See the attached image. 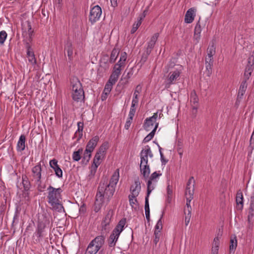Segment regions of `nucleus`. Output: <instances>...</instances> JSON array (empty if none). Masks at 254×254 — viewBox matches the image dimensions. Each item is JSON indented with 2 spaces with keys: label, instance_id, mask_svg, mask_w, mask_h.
<instances>
[{
  "label": "nucleus",
  "instance_id": "50",
  "mask_svg": "<svg viewBox=\"0 0 254 254\" xmlns=\"http://www.w3.org/2000/svg\"><path fill=\"white\" fill-rule=\"evenodd\" d=\"M219 237L218 236L216 237L213 240L212 248L213 249L219 250Z\"/></svg>",
  "mask_w": 254,
  "mask_h": 254
},
{
  "label": "nucleus",
  "instance_id": "46",
  "mask_svg": "<svg viewBox=\"0 0 254 254\" xmlns=\"http://www.w3.org/2000/svg\"><path fill=\"white\" fill-rule=\"evenodd\" d=\"M150 193H149L148 191H147V194L145 197V212H150V209H149V196Z\"/></svg>",
  "mask_w": 254,
  "mask_h": 254
},
{
  "label": "nucleus",
  "instance_id": "57",
  "mask_svg": "<svg viewBox=\"0 0 254 254\" xmlns=\"http://www.w3.org/2000/svg\"><path fill=\"white\" fill-rule=\"evenodd\" d=\"M191 207H185L184 208V214L185 216H191Z\"/></svg>",
  "mask_w": 254,
  "mask_h": 254
},
{
  "label": "nucleus",
  "instance_id": "28",
  "mask_svg": "<svg viewBox=\"0 0 254 254\" xmlns=\"http://www.w3.org/2000/svg\"><path fill=\"white\" fill-rule=\"evenodd\" d=\"M248 84L246 81H243L240 85L237 98L238 99H242L245 94L246 89L247 88Z\"/></svg>",
  "mask_w": 254,
  "mask_h": 254
},
{
  "label": "nucleus",
  "instance_id": "61",
  "mask_svg": "<svg viewBox=\"0 0 254 254\" xmlns=\"http://www.w3.org/2000/svg\"><path fill=\"white\" fill-rule=\"evenodd\" d=\"M160 158L162 164L163 165H165L168 162V160H166L164 158V155L162 152H161Z\"/></svg>",
  "mask_w": 254,
  "mask_h": 254
},
{
  "label": "nucleus",
  "instance_id": "26",
  "mask_svg": "<svg viewBox=\"0 0 254 254\" xmlns=\"http://www.w3.org/2000/svg\"><path fill=\"white\" fill-rule=\"evenodd\" d=\"M213 60L211 59H205V67L206 70L205 73L207 76H210L212 73V67L213 65Z\"/></svg>",
  "mask_w": 254,
  "mask_h": 254
},
{
  "label": "nucleus",
  "instance_id": "25",
  "mask_svg": "<svg viewBox=\"0 0 254 254\" xmlns=\"http://www.w3.org/2000/svg\"><path fill=\"white\" fill-rule=\"evenodd\" d=\"M25 136L24 134H21L17 143L16 149L18 151H22L25 149Z\"/></svg>",
  "mask_w": 254,
  "mask_h": 254
},
{
  "label": "nucleus",
  "instance_id": "17",
  "mask_svg": "<svg viewBox=\"0 0 254 254\" xmlns=\"http://www.w3.org/2000/svg\"><path fill=\"white\" fill-rule=\"evenodd\" d=\"M196 9L194 8H190L186 12L185 21L187 23H191L195 16Z\"/></svg>",
  "mask_w": 254,
  "mask_h": 254
},
{
  "label": "nucleus",
  "instance_id": "41",
  "mask_svg": "<svg viewBox=\"0 0 254 254\" xmlns=\"http://www.w3.org/2000/svg\"><path fill=\"white\" fill-rule=\"evenodd\" d=\"M98 166L92 164L90 168V171L88 175L87 179L90 180L93 179L96 174Z\"/></svg>",
  "mask_w": 254,
  "mask_h": 254
},
{
  "label": "nucleus",
  "instance_id": "64",
  "mask_svg": "<svg viewBox=\"0 0 254 254\" xmlns=\"http://www.w3.org/2000/svg\"><path fill=\"white\" fill-rule=\"evenodd\" d=\"M191 216L186 215L185 218V222L186 226H188L190 223V220Z\"/></svg>",
  "mask_w": 254,
  "mask_h": 254
},
{
  "label": "nucleus",
  "instance_id": "38",
  "mask_svg": "<svg viewBox=\"0 0 254 254\" xmlns=\"http://www.w3.org/2000/svg\"><path fill=\"white\" fill-rule=\"evenodd\" d=\"M119 54V51L118 49L114 48L111 54V56L110 58V63H114L115 62L118 55Z\"/></svg>",
  "mask_w": 254,
  "mask_h": 254
},
{
  "label": "nucleus",
  "instance_id": "24",
  "mask_svg": "<svg viewBox=\"0 0 254 254\" xmlns=\"http://www.w3.org/2000/svg\"><path fill=\"white\" fill-rule=\"evenodd\" d=\"M119 236L120 234L116 233V231L113 230L112 234L110 236L108 242L109 246L110 247H113L116 245V243L118 240Z\"/></svg>",
  "mask_w": 254,
  "mask_h": 254
},
{
  "label": "nucleus",
  "instance_id": "48",
  "mask_svg": "<svg viewBox=\"0 0 254 254\" xmlns=\"http://www.w3.org/2000/svg\"><path fill=\"white\" fill-rule=\"evenodd\" d=\"M92 152V151H90V150L85 149L83 157V160H86V162H88L91 156Z\"/></svg>",
  "mask_w": 254,
  "mask_h": 254
},
{
  "label": "nucleus",
  "instance_id": "3",
  "mask_svg": "<svg viewBox=\"0 0 254 254\" xmlns=\"http://www.w3.org/2000/svg\"><path fill=\"white\" fill-rule=\"evenodd\" d=\"M47 190L48 191V202L52 206V209L58 212H61L63 209L64 210L61 202L62 189L61 188L56 189L50 186Z\"/></svg>",
  "mask_w": 254,
  "mask_h": 254
},
{
  "label": "nucleus",
  "instance_id": "9",
  "mask_svg": "<svg viewBox=\"0 0 254 254\" xmlns=\"http://www.w3.org/2000/svg\"><path fill=\"white\" fill-rule=\"evenodd\" d=\"M194 180L193 177H191L187 184L186 196L187 199H192L194 190Z\"/></svg>",
  "mask_w": 254,
  "mask_h": 254
},
{
  "label": "nucleus",
  "instance_id": "7",
  "mask_svg": "<svg viewBox=\"0 0 254 254\" xmlns=\"http://www.w3.org/2000/svg\"><path fill=\"white\" fill-rule=\"evenodd\" d=\"M162 175L160 171L154 172L150 176L149 180L147 183V191L151 193V191L155 188L157 179Z\"/></svg>",
  "mask_w": 254,
  "mask_h": 254
},
{
  "label": "nucleus",
  "instance_id": "2",
  "mask_svg": "<svg viewBox=\"0 0 254 254\" xmlns=\"http://www.w3.org/2000/svg\"><path fill=\"white\" fill-rule=\"evenodd\" d=\"M21 26L22 36L27 38V39L23 40L25 48L27 50V57L29 63L32 65H34L36 64L37 61L34 52L30 44V43L32 41V34L33 33V31L32 30L31 23L29 20H27L22 22Z\"/></svg>",
  "mask_w": 254,
  "mask_h": 254
},
{
  "label": "nucleus",
  "instance_id": "49",
  "mask_svg": "<svg viewBox=\"0 0 254 254\" xmlns=\"http://www.w3.org/2000/svg\"><path fill=\"white\" fill-rule=\"evenodd\" d=\"M6 32L3 30L0 32V44L3 45L7 37Z\"/></svg>",
  "mask_w": 254,
  "mask_h": 254
},
{
  "label": "nucleus",
  "instance_id": "52",
  "mask_svg": "<svg viewBox=\"0 0 254 254\" xmlns=\"http://www.w3.org/2000/svg\"><path fill=\"white\" fill-rule=\"evenodd\" d=\"M104 202H102L100 203V201L97 200V197H96V200L95 203V207H94V211L96 212H98L101 209L103 203Z\"/></svg>",
  "mask_w": 254,
  "mask_h": 254
},
{
  "label": "nucleus",
  "instance_id": "55",
  "mask_svg": "<svg viewBox=\"0 0 254 254\" xmlns=\"http://www.w3.org/2000/svg\"><path fill=\"white\" fill-rule=\"evenodd\" d=\"M127 58V55L126 52H122L120 56V62H124L125 63Z\"/></svg>",
  "mask_w": 254,
  "mask_h": 254
},
{
  "label": "nucleus",
  "instance_id": "21",
  "mask_svg": "<svg viewBox=\"0 0 254 254\" xmlns=\"http://www.w3.org/2000/svg\"><path fill=\"white\" fill-rule=\"evenodd\" d=\"M99 140V137L98 136L96 135L94 136L88 142L86 149L90 150V151H93Z\"/></svg>",
  "mask_w": 254,
  "mask_h": 254
},
{
  "label": "nucleus",
  "instance_id": "35",
  "mask_svg": "<svg viewBox=\"0 0 254 254\" xmlns=\"http://www.w3.org/2000/svg\"><path fill=\"white\" fill-rule=\"evenodd\" d=\"M208 58L206 59H211L213 60V56L215 54V47L213 44L212 45L209 46L207 50Z\"/></svg>",
  "mask_w": 254,
  "mask_h": 254
},
{
  "label": "nucleus",
  "instance_id": "37",
  "mask_svg": "<svg viewBox=\"0 0 254 254\" xmlns=\"http://www.w3.org/2000/svg\"><path fill=\"white\" fill-rule=\"evenodd\" d=\"M22 179L24 190L25 191H28L30 188V182L28 181V178L26 175H23Z\"/></svg>",
  "mask_w": 254,
  "mask_h": 254
},
{
  "label": "nucleus",
  "instance_id": "31",
  "mask_svg": "<svg viewBox=\"0 0 254 254\" xmlns=\"http://www.w3.org/2000/svg\"><path fill=\"white\" fill-rule=\"evenodd\" d=\"M159 123H157L155 124V127L143 139V142L146 143L151 140L154 136L156 130L158 127Z\"/></svg>",
  "mask_w": 254,
  "mask_h": 254
},
{
  "label": "nucleus",
  "instance_id": "23",
  "mask_svg": "<svg viewBox=\"0 0 254 254\" xmlns=\"http://www.w3.org/2000/svg\"><path fill=\"white\" fill-rule=\"evenodd\" d=\"M122 69V67H121V66H116V65H114L113 72L110 76L112 80H114V81L118 80L121 74Z\"/></svg>",
  "mask_w": 254,
  "mask_h": 254
},
{
  "label": "nucleus",
  "instance_id": "8",
  "mask_svg": "<svg viewBox=\"0 0 254 254\" xmlns=\"http://www.w3.org/2000/svg\"><path fill=\"white\" fill-rule=\"evenodd\" d=\"M181 72L180 70L176 69L171 71L168 76L165 83V88H170L171 85L175 84L176 81L179 78Z\"/></svg>",
  "mask_w": 254,
  "mask_h": 254
},
{
  "label": "nucleus",
  "instance_id": "29",
  "mask_svg": "<svg viewBox=\"0 0 254 254\" xmlns=\"http://www.w3.org/2000/svg\"><path fill=\"white\" fill-rule=\"evenodd\" d=\"M126 223V219L125 218L122 219L118 223L117 225L113 230L116 233L120 234L123 231L125 225Z\"/></svg>",
  "mask_w": 254,
  "mask_h": 254
},
{
  "label": "nucleus",
  "instance_id": "13",
  "mask_svg": "<svg viewBox=\"0 0 254 254\" xmlns=\"http://www.w3.org/2000/svg\"><path fill=\"white\" fill-rule=\"evenodd\" d=\"M198 97L195 90H192L190 94V102L191 103L192 113L196 114L198 107Z\"/></svg>",
  "mask_w": 254,
  "mask_h": 254
},
{
  "label": "nucleus",
  "instance_id": "60",
  "mask_svg": "<svg viewBox=\"0 0 254 254\" xmlns=\"http://www.w3.org/2000/svg\"><path fill=\"white\" fill-rule=\"evenodd\" d=\"M254 66H251L250 65H247V66L246 67V68H245V71H246V72H250V73H252V71L254 70Z\"/></svg>",
  "mask_w": 254,
  "mask_h": 254
},
{
  "label": "nucleus",
  "instance_id": "51",
  "mask_svg": "<svg viewBox=\"0 0 254 254\" xmlns=\"http://www.w3.org/2000/svg\"><path fill=\"white\" fill-rule=\"evenodd\" d=\"M161 236V233L160 232H154V235H153V243L154 244L156 245L158 242L159 241L160 237Z\"/></svg>",
  "mask_w": 254,
  "mask_h": 254
},
{
  "label": "nucleus",
  "instance_id": "6",
  "mask_svg": "<svg viewBox=\"0 0 254 254\" xmlns=\"http://www.w3.org/2000/svg\"><path fill=\"white\" fill-rule=\"evenodd\" d=\"M102 14V9L98 5L92 7L90 11L89 15V21L91 24H94L100 19Z\"/></svg>",
  "mask_w": 254,
  "mask_h": 254
},
{
  "label": "nucleus",
  "instance_id": "5",
  "mask_svg": "<svg viewBox=\"0 0 254 254\" xmlns=\"http://www.w3.org/2000/svg\"><path fill=\"white\" fill-rule=\"evenodd\" d=\"M72 90V99L78 102L84 98V93L80 82L77 79L73 80L71 82Z\"/></svg>",
  "mask_w": 254,
  "mask_h": 254
},
{
  "label": "nucleus",
  "instance_id": "58",
  "mask_svg": "<svg viewBox=\"0 0 254 254\" xmlns=\"http://www.w3.org/2000/svg\"><path fill=\"white\" fill-rule=\"evenodd\" d=\"M132 120V119H130V117H129L125 126V128L126 129H128L129 128V127L130 126Z\"/></svg>",
  "mask_w": 254,
  "mask_h": 254
},
{
  "label": "nucleus",
  "instance_id": "33",
  "mask_svg": "<svg viewBox=\"0 0 254 254\" xmlns=\"http://www.w3.org/2000/svg\"><path fill=\"white\" fill-rule=\"evenodd\" d=\"M78 129L75 133V135L78 136L77 140H79L83 135L82 131L83 129V122H78L77 123Z\"/></svg>",
  "mask_w": 254,
  "mask_h": 254
},
{
  "label": "nucleus",
  "instance_id": "62",
  "mask_svg": "<svg viewBox=\"0 0 254 254\" xmlns=\"http://www.w3.org/2000/svg\"><path fill=\"white\" fill-rule=\"evenodd\" d=\"M251 75V73L246 72V71H245L244 80L243 81H246V82H247V80H248L249 79Z\"/></svg>",
  "mask_w": 254,
  "mask_h": 254
},
{
  "label": "nucleus",
  "instance_id": "34",
  "mask_svg": "<svg viewBox=\"0 0 254 254\" xmlns=\"http://www.w3.org/2000/svg\"><path fill=\"white\" fill-rule=\"evenodd\" d=\"M65 50L66 51L67 56L69 61L72 60L73 47L71 43H67L65 46Z\"/></svg>",
  "mask_w": 254,
  "mask_h": 254
},
{
  "label": "nucleus",
  "instance_id": "1",
  "mask_svg": "<svg viewBox=\"0 0 254 254\" xmlns=\"http://www.w3.org/2000/svg\"><path fill=\"white\" fill-rule=\"evenodd\" d=\"M119 179V169H118L113 174L109 183L101 181L98 186L97 192L96 195L97 200L108 203L112 197L115 188Z\"/></svg>",
  "mask_w": 254,
  "mask_h": 254
},
{
  "label": "nucleus",
  "instance_id": "14",
  "mask_svg": "<svg viewBox=\"0 0 254 254\" xmlns=\"http://www.w3.org/2000/svg\"><path fill=\"white\" fill-rule=\"evenodd\" d=\"M159 37V33H155L151 38L150 40L147 43V46L146 50L147 55H149L151 52L152 50L154 47L155 43Z\"/></svg>",
  "mask_w": 254,
  "mask_h": 254
},
{
  "label": "nucleus",
  "instance_id": "45",
  "mask_svg": "<svg viewBox=\"0 0 254 254\" xmlns=\"http://www.w3.org/2000/svg\"><path fill=\"white\" fill-rule=\"evenodd\" d=\"M129 204L132 208H136L137 206L138 201L136 197H131V195H128Z\"/></svg>",
  "mask_w": 254,
  "mask_h": 254
},
{
  "label": "nucleus",
  "instance_id": "10",
  "mask_svg": "<svg viewBox=\"0 0 254 254\" xmlns=\"http://www.w3.org/2000/svg\"><path fill=\"white\" fill-rule=\"evenodd\" d=\"M140 164L148 163V157H153V154L148 145H146L141 150L140 153Z\"/></svg>",
  "mask_w": 254,
  "mask_h": 254
},
{
  "label": "nucleus",
  "instance_id": "39",
  "mask_svg": "<svg viewBox=\"0 0 254 254\" xmlns=\"http://www.w3.org/2000/svg\"><path fill=\"white\" fill-rule=\"evenodd\" d=\"M154 122L150 120L149 118H147L145 120V122L144 124L143 127L144 129L149 131L153 127Z\"/></svg>",
  "mask_w": 254,
  "mask_h": 254
},
{
  "label": "nucleus",
  "instance_id": "42",
  "mask_svg": "<svg viewBox=\"0 0 254 254\" xmlns=\"http://www.w3.org/2000/svg\"><path fill=\"white\" fill-rule=\"evenodd\" d=\"M164 212H163L160 218L158 221L155 227L154 232H160V231L162 229V219L163 217Z\"/></svg>",
  "mask_w": 254,
  "mask_h": 254
},
{
  "label": "nucleus",
  "instance_id": "12",
  "mask_svg": "<svg viewBox=\"0 0 254 254\" xmlns=\"http://www.w3.org/2000/svg\"><path fill=\"white\" fill-rule=\"evenodd\" d=\"M140 190L141 184L139 178L137 177L134 181V184L130 188L131 194L129 195H131V197H136L139 195Z\"/></svg>",
  "mask_w": 254,
  "mask_h": 254
},
{
  "label": "nucleus",
  "instance_id": "40",
  "mask_svg": "<svg viewBox=\"0 0 254 254\" xmlns=\"http://www.w3.org/2000/svg\"><path fill=\"white\" fill-rule=\"evenodd\" d=\"M237 246V241L236 237H235L234 239H231L230 240V253H234L236 247Z\"/></svg>",
  "mask_w": 254,
  "mask_h": 254
},
{
  "label": "nucleus",
  "instance_id": "53",
  "mask_svg": "<svg viewBox=\"0 0 254 254\" xmlns=\"http://www.w3.org/2000/svg\"><path fill=\"white\" fill-rule=\"evenodd\" d=\"M201 32V26L200 24V21H198L196 23L194 30V34H200Z\"/></svg>",
  "mask_w": 254,
  "mask_h": 254
},
{
  "label": "nucleus",
  "instance_id": "20",
  "mask_svg": "<svg viewBox=\"0 0 254 254\" xmlns=\"http://www.w3.org/2000/svg\"><path fill=\"white\" fill-rule=\"evenodd\" d=\"M49 223V218L46 213L39 214L38 225H44L46 227Z\"/></svg>",
  "mask_w": 254,
  "mask_h": 254
},
{
  "label": "nucleus",
  "instance_id": "22",
  "mask_svg": "<svg viewBox=\"0 0 254 254\" xmlns=\"http://www.w3.org/2000/svg\"><path fill=\"white\" fill-rule=\"evenodd\" d=\"M140 169L141 173L143 175L144 179L146 180L148 178L149 175L150 173L149 165L148 163L145 164V165H144V164H140Z\"/></svg>",
  "mask_w": 254,
  "mask_h": 254
},
{
  "label": "nucleus",
  "instance_id": "18",
  "mask_svg": "<svg viewBox=\"0 0 254 254\" xmlns=\"http://www.w3.org/2000/svg\"><path fill=\"white\" fill-rule=\"evenodd\" d=\"M44 225H38L36 231L35 232L33 237H36V241L39 242L44 236L45 228Z\"/></svg>",
  "mask_w": 254,
  "mask_h": 254
},
{
  "label": "nucleus",
  "instance_id": "36",
  "mask_svg": "<svg viewBox=\"0 0 254 254\" xmlns=\"http://www.w3.org/2000/svg\"><path fill=\"white\" fill-rule=\"evenodd\" d=\"M105 156L101 155L99 153L96 152L93 161V165L99 166L101 163V160L104 159Z\"/></svg>",
  "mask_w": 254,
  "mask_h": 254
},
{
  "label": "nucleus",
  "instance_id": "16",
  "mask_svg": "<svg viewBox=\"0 0 254 254\" xmlns=\"http://www.w3.org/2000/svg\"><path fill=\"white\" fill-rule=\"evenodd\" d=\"M41 172L42 168L40 165H37L34 166L32 169L33 177L36 179V182L41 183Z\"/></svg>",
  "mask_w": 254,
  "mask_h": 254
},
{
  "label": "nucleus",
  "instance_id": "4",
  "mask_svg": "<svg viewBox=\"0 0 254 254\" xmlns=\"http://www.w3.org/2000/svg\"><path fill=\"white\" fill-rule=\"evenodd\" d=\"M106 236L104 232L96 237L88 244L85 254H96L105 243Z\"/></svg>",
  "mask_w": 254,
  "mask_h": 254
},
{
  "label": "nucleus",
  "instance_id": "43",
  "mask_svg": "<svg viewBox=\"0 0 254 254\" xmlns=\"http://www.w3.org/2000/svg\"><path fill=\"white\" fill-rule=\"evenodd\" d=\"M83 150L80 148L77 151H74L72 154V159L75 161H78L81 159L80 154L82 153Z\"/></svg>",
  "mask_w": 254,
  "mask_h": 254
},
{
  "label": "nucleus",
  "instance_id": "27",
  "mask_svg": "<svg viewBox=\"0 0 254 254\" xmlns=\"http://www.w3.org/2000/svg\"><path fill=\"white\" fill-rule=\"evenodd\" d=\"M117 81H114V80H112L111 78L110 77L109 80L105 85L103 94H104L106 95H108L113 88V85L115 84Z\"/></svg>",
  "mask_w": 254,
  "mask_h": 254
},
{
  "label": "nucleus",
  "instance_id": "54",
  "mask_svg": "<svg viewBox=\"0 0 254 254\" xmlns=\"http://www.w3.org/2000/svg\"><path fill=\"white\" fill-rule=\"evenodd\" d=\"M251 66H254V55H252L250 56L248 60V64Z\"/></svg>",
  "mask_w": 254,
  "mask_h": 254
},
{
  "label": "nucleus",
  "instance_id": "19",
  "mask_svg": "<svg viewBox=\"0 0 254 254\" xmlns=\"http://www.w3.org/2000/svg\"><path fill=\"white\" fill-rule=\"evenodd\" d=\"M236 201L237 209L242 210L244 206L243 195L242 192L240 190H238L237 192Z\"/></svg>",
  "mask_w": 254,
  "mask_h": 254
},
{
  "label": "nucleus",
  "instance_id": "63",
  "mask_svg": "<svg viewBox=\"0 0 254 254\" xmlns=\"http://www.w3.org/2000/svg\"><path fill=\"white\" fill-rule=\"evenodd\" d=\"M36 183V184L38 185V190L39 191L42 192L43 191V190L45 188V185H44L43 186H42L41 185V183Z\"/></svg>",
  "mask_w": 254,
  "mask_h": 254
},
{
  "label": "nucleus",
  "instance_id": "30",
  "mask_svg": "<svg viewBox=\"0 0 254 254\" xmlns=\"http://www.w3.org/2000/svg\"><path fill=\"white\" fill-rule=\"evenodd\" d=\"M142 89V87L140 85H138L136 86L134 92L133 93V97L132 100V103L138 104V94L141 92Z\"/></svg>",
  "mask_w": 254,
  "mask_h": 254
},
{
  "label": "nucleus",
  "instance_id": "47",
  "mask_svg": "<svg viewBox=\"0 0 254 254\" xmlns=\"http://www.w3.org/2000/svg\"><path fill=\"white\" fill-rule=\"evenodd\" d=\"M141 23L142 22L140 21V20L137 19V22H135L133 23L130 31L131 34H133L136 31L138 28L140 26Z\"/></svg>",
  "mask_w": 254,
  "mask_h": 254
},
{
  "label": "nucleus",
  "instance_id": "59",
  "mask_svg": "<svg viewBox=\"0 0 254 254\" xmlns=\"http://www.w3.org/2000/svg\"><path fill=\"white\" fill-rule=\"evenodd\" d=\"M148 11V10L145 9L143 13L138 17V20H140V21L142 22V20L144 19V18L145 17L146 13Z\"/></svg>",
  "mask_w": 254,
  "mask_h": 254
},
{
  "label": "nucleus",
  "instance_id": "11",
  "mask_svg": "<svg viewBox=\"0 0 254 254\" xmlns=\"http://www.w3.org/2000/svg\"><path fill=\"white\" fill-rule=\"evenodd\" d=\"M113 213V211L112 209H109L108 211L107 214H106L104 219L102 222V232H104V234L106 233L109 231V228H108V226L110 223Z\"/></svg>",
  "mask_w": 254,
  "mask_h": 254
},
{
  "label": "nucleus",
  "instance_id": "32",
  "mask_svg": "<svg viewBox=\"0 0 254 254\" xmlns=\"http://www.w3.org/2000/svg\"><path fill=\"white\" fill-rule=\"evenodd\" d=\"M109 148V144L108 142L107 141H105L103 142L102 145L99 147L97 153H99V154H101V155H103L104 156H105L106 151Z\"/></svg>",
  "mask_w": 254,
  "mask_h": 254
},
{
  "label": "nucleus",
  "instance_id": "56",
  "mask_svg": "<svg viewBox=\"0 0 254 254\" xmlns=\"http://www.w3.org/2000/svg\"><path fill=\"white\" fill-rule=\"evenodd\" d=\"M200 38V34H194L193 40L195 44H197Z\"/></svg>",
  "mask_w": 254,
  "mask_h": 254
},
{
  "label": "nucleus",
  "instance_id": "15",
  "mask_svg": "<svg viewBox=\"0 0 254 254\" xmlns=\"http://www.w3.org/2000/svg\"><path fill=\"white\" fill-rule=\"evenodd\" d=\"M50 166L54 169L55 174L58 178H62L63 171L60 168L59 165L58 164V161L56 159H54L51 160L50 161Z\"/></svg>",
  "mask_w": 254,
  "mask_h": 254
},
{
  "label": "nucleus",
  "instance_id": "44",
  "mask_svg": "<svg viewBox=\"0 0 254 254\" xmlns=\"http://www.w3.org/2000/svg\"><path fill=\"white\" fill-rule=\"evenodd\" d=\"M138 104L134 103L131 102V105L130 107V109L129 111L128 116L130 117V119H133V117L134 116L135 111H136V107L135 106L137 105Z\"/></svg>",
  "mask_w": 254,
  "mask_h": 254
}]
</instances>
